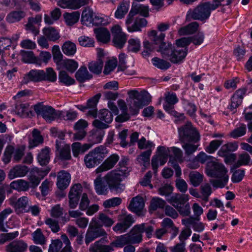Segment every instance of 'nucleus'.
<instances>
[{"label": "nucleus", "mask_w": 252, "mask_h": 252, "mask_svg": "<svg viewBox=\"0 0 252 252\" xmlns=\"http://www.w3.org/2000/svg\"><path fill=\"white\" fill-rule=\"evenodd\" d=\"M62 142L56 140V154L59 158L62 160H69L71 158L70 149L68 145L65 144L61 146Z\"/></svg>", "instance_id": "412c9836"}, {"label": "nucleus", "mask_w": 252, "mask_h": 252, "mask_svg": "<svg viewBox=\"0 0 252 252\" xmlns=\"http://www.w3.org/2000/svg\"><path fill=\"white\" fill-rule=\"evenodd\" d=\"M118 104L120 109L124 113L123 115L118 116L116 118V121L118 122H124L126 121L129 119V116L126 113L127 110V106L125 101L123 99H119L118 101Z\"/></svg>", "instance_id": "a19ab883"}, {"label": "nucleus", "mask_w": 252, "mask_h": 252, "mask_svg": "<svg viewBox=\"0 0 252 252\" xmlns=\"http://www.w3.org/2000/svg\"><path fill=\"white\" fill-rule=\"evenodd\" d=\"M9 204L15 209L16 211H23L26 212L27 206L29 205V199L25 196H22L18 199L14 196L9 199Z\"/></svg>", "instance_id": "f3484780"}, {"label": "nucleus", "mask_w": 252, "mask_h": 252, "mask_svg": "<svg viewBox=\"0 0 252 252\" xmlns=\"http://www.w3.org/2000/svg\"><path fill=\"white\" fill-rule=\"evenodd\" d=\"M94 16L93 10L89 7H86L82 13L81 21L83 24L92 23L94 21Z\"/></svg>", "instance_id": "5fc2aeb1"}, {"label": "nucleus", "mask_w": 252, "mask_h": 252, "mask_svg": "<svg viewBox=\"0 0 252 252\" xmlns=\"http://www.w3.org/2000/svg\"><path fill=\"white\" fill-rule=\"evenodd\" d=\"M59 79L60 82L66 86H69L75 83L74 79L70 77L64 70H62L59 74Z\"/></svg>", "instance_id": "680f3d73"}, {"label": "nucleus", "mask_w": 252, "mask_h": 252, "mask_svg": "<svg viewBox=\"0 0 252 252\" xmlns=\"http://www.w3.org/2000/svg\"><path fill=\"white\" fill-rule=\"evenodd\" d=\"M154 228L153 226L147 223H143L134 225L129 233H126L130 244H135L141 243L142 241V234L146 233V236L150 238L152 235Z\"/></svg>", "instance_id": "20e7f679"}, {"label": "nucleus", "mask_w": 252, "mask_h": 252, "mask_svg": "<svg viewBox=\"0 0 252 252\" xmlns=\"http://www.w3.org/2000/svg\"><path fill=\"white\" fill-rule=\"evenodd\" d=\"M12 212V210L10 208H6L0 212V231L2 232L7 231V230L4 227V221Z\"/></svg>", "instance_id": "69168bd1"}, {"label": "nucleus", "mask_w": 252, "mask_h": 252, "mask_svg": "<svg viewBox=\"0 0 252 252\" xmlns=\"http://www.w3.org/2000/svg\"><path fill=\"white\" fill-rule=\"evenodd\" d=\"M108 154L106 148L102 145L90 151L84 157V163L89 168L94 167L100 163Z\"/></svg>", "instance_id": "423d86ee"}, {"label": "nucleus", "mask_w": 252, "mask_h": 252, "mask_svg": "<svg viewBox=\"0 0 252 252\" xmlns=\"http://www.w3.org/2000/svg\"><path fill=\"white\" fill-rule=\"evenodd\" d=\"M127 94L129 96V109L132 115L137 114L140 108L151 101L150 95L146 91L139 92L137 90H130Z\"/></svg>", "instance_id": "7ed1b4c3"}, {"label": "nucleus", "mask_w": 252, "mask_h": 252, "mask_svg": "<svg viewBox=\"0 0 252 252\" xmlns=\"http://www.w3.org/2000/svg\"><path fill=\"white\" fill-rule=\"evenodd\" d=\"M246 90L241 89L238 90L231 97V104L229 108L233 111L236 109L242 103L244 96L246 94Z\"/></svg>", "instance_id": "5701e85b"}, {"label": "nucleus", "mask_w": 252, "mask_h": 252, "mask_svg": "<svg viewBox=\"0 0 252 252\" xmlns=\"http://www.w3.org/2000/svg\"><path fill=\"white\" fill-rule=\"evenodd\" d=\"M128 161V158H122L119 162V169L112 170L104 176V179L108 184L111 191L120 193L125 189V185L121 182L128 172V168L126 167Z\"/></svg>", "instance_id": "f257e3e1"}, {"label": "nucleus", "mask_w": 252, "mask_h": 252, "mask_svg": "<svg viewBox=\"0 0 252 252\" xmlns=\"http://www.w3.org/2000/svg\"><path fill=\"white\" fill-rule=\"evenodd\" d=\"M98 219L102 225L107 227H111L115 222L113 219L104 213H99Z\"/></svg>", "instance_id": "774afa93"}, {"label": "nucleus", "mask_w": 252, "mask_h": 252, "mask_svg": "<svg viewBox=\"0 0 252 252\" xmlns=\"http://www.w3.org/2000/svg\"><path fill=\"white\" fill-rule=\"evenodd\" d=\"M75 77L78 81L83 82L86 80H89L92 77L85 66H81L75 73Z\"/></svg>", "instance_id": "49530a36"}, {"label": "nucleus", "mask_w": 252, "mask_h": 252, "mask_svg": "<svg viewBox=\"0 0 252 252\" xmlns=\"http://www.w3.org/2000/svg\"><path fill=\"white\" fill-rule=\"evenodd\" d=\"M200 191L201 193V199L207 202L209 200V197L212 193V188L208 183L204 184L200 186Z\"/></svg>", "instance_id": "e2e57ef3"}, {"label": "nucleus", "mask_w": 252, "mask_h": 252, "mask_svg": "<svg viewBox=\"0 0 252 252\" xmlns=\"http://www.w3.org/2000/svg\"><path fill=\"white\" fill-rule=\"evenodd\" d=\"M25 149L24 145H18L16 148L10 145L7 146L3 153L2 161L5 164L8 163L13 155V160L15 162H19L24 155Z\"/></svg>", "instance_id": "0eeeda50"}, {"label": "nucleus", "mask_w": 252, "mask_h": 252, "mask_svg": "<svg viewBox=\"0 0 252 252\" xmlns=\"http://www.w3.org/2000/svg\"><path fill=\"white\" fill-rule=\"evenodd\" d=\"M104 136V132L100 130H92L89 136V141L93 144L100 143Z\"/></svg>", "instance_id": "09e8293b"}, {"label": "nucleus", "mask_w": 252, "mask_h": 252, "mask_svg": "<svg viewBox=\"0 0 252 252\" xmlns=\"http://www.w3.org/2000/svg\"><path fill=\"white\" fill-rule=\"evenodd\" d=\"M147 20L144 18L137 17L132 26L128 27L129 32L140 31L141 28L146 26Z\"/></svg>", "instance_id": "c03bdc74"}, {"label": "nucleus", "mask_w": 252, "mask_h": 252, "mask_svg": "<svg viewBox=\"0 0 252 252\" xmlns=\"http://www.w3.org/2000/svg\"><path fill=\"white\" fill-rule=\"evenodd\" d=\"M111 31L114 46L120 49L122 48L126 42V35L122 32L121 27L118 25L112 27Z\"/></svg>", "instance_id": "f8f14e48"}, {"label": "nucleus", "mask_w": 252, "mask_h": 252, "mask_svg": "<svg viewBox=\"0 0 252 252\" xmlns=\"http://www.w3.org/2000/svg\"><path fill=\"white\" fill-rule=\"evenodd\" d=\"M179 135L182 141L196 143L200 140L199 132L190 123H188L185 126L179 128Z\"/></svg>", "instance_id": "6e6552de"}, {"label": "nucleus", "mask_w": 252, "mask_h": 252, "mask_svg": "<svg viewBox=\"0 0 252 252\" xmlns=\"http://www.w3.org/2000/svg\"><path fill=\"white\" fill-rule=\"evenodd\" d=\"M119 220L122 223L127 229L134 222L135 220L132 216L130 214H124L119 215Z\"/></svg>", "instance_id": "052dcab7"}, {"label": "nucleus", "mask_w": 252, "mask_h": 252, "mask_svg": "<svg viewBox=\"0 0 252 252\" xmlns=\"http://www.w3.org/2000/svg\"><path fill=\"white\" fill-rule=\"evenodd\" d=\"M103 65V62L99 59L96 61H94L90 63L89 64L88 68L91 72L98 74L101 73Z\"/></svg>", "instance_id": "13d9d810"}, {"label": "nucleus", "mask_w": 252, "mask_h": 252, "mask_svg": "<svg viewBox=\"0 0 252 252\" xmlns=\"http://www.w3.org/2000/svg\"><path fill=\"white\" fill-rule=\"evenodd\" d=\"M44 75V70L32 69L24 75L22 83L27 84L31 81L38 82L43 81Z\"/></svg>", "instance_id": "dca6fc26"}, {"label": "nucleus", "mask_w": 252, "mask_h": 252, "mask_svg": "<svg viewBox=\"0 0 252 252\" xmlns=\"http://www.w3.org/2000/svg\"><path fill=\"white\" fill-rule=\"evenodd\" d=\"M165 102L163 104L164 110L170 114L173 112V94L167 92L165 94Z\"/></svg>", "instance_id": "a18cd8bd"}, {"label": "nucleus", "mask_w": 252, "mask_h": 252, "mask_svg": "<svg viewBox=\"0 0 252 252\" xmlns=\"http://www.w3.org/2000/svg\"><path fill=\"white\" fill-rule=\"evenodd\" d=\"M43 142L44 138L41 134L40 131L34 128L32 131V137L29 139L28 148L32 149L42 144Z\"/></svg>", "instance_id": "bb28decb"}, {"label": "nucleus", "mask_w": 252, "mask_h": 252, "mask_svg": "<svg viewBox=\"0 0 252 252\" xmlns=\"http://www.w3.org/2000/svg\"><path fill=\"white\" fill-rule=\"evenodd\" d=\"M32 236L34 243L41 245L46 243V239L40 229H37L36 231L32 233Z\"/></svg>", "instance_id": "bf43d9fd"}, {"label": "nucleus", "mask_w": 252, "mask_h": 252, "mask_svg": "<svg viewBox=\"0 0 252 252\" xmlns=\"http://www.w3.org/2000/svg\"><path fill=\"white\" fill-rule=\"evenodd\" d=\"M34 110L37 116H41L47 122H51L59 117V111L49 105H44L40 102L34 106Z\"/></svg>", "instance_id": "1a4fd4ad"}, {"label": "nucleus", "mask_w": 252, "mask_h": 252, "mask_svg": "<svg viewBox=\"0 0 252 252\" xmlns=\"http://www.w3.org/2000/svg\"><path fill=\"white\" fill-rule=\"evenodd\" d=\"M144 204L143 197L137 195L131 199L128 208L131 212L137 213L142 210L144 207Z\"/></svg>", "instance_id": "b1692460"}, {"label": "nucleus", "mask_w": 252, "mask_h": 252, "mask_svg": "<svg viewBox=\"0 0 252 252\" xmlns=\"http://www.w3.org/2000/svg\"><path fill=\"white\" fill-rule=\"evenodd\" d=\"M15 111L17 115L21 117L26 118L32 115V111L30 110L26 104H20L15 107Z\"/></svg>", "instance_id": "79ce46f5"}, {"label": "nucleus", "mask_w": 252, "mask_h": 252, "mask_svg": "<svg viewBox=\"0 0 252 252\" xmlns=\"http://www.w3.org/2000/svg\"><path fill=\"white\" fill-rule=\"evenodd\" d=\"M62 50L66 55L72 56L76 52V46L75 43L67 41L63 43L62 46Z\"/></svg>", "instance_id": "8fccbe9b"}, {"label": "nucleus", "mask_w": 252, "mask_h": 252, "mask_svg": "<svg viewBox=\"0 0 252 252\" xmlns=\"http://www.w3.org/2000/svg\"><path fill=\"white\" fill-rule=\"evenodd\" d=\"M119 160V156L116 154H112L96 169L97 173L108 171L113 168Z\"/></svg>", "instance_id": "aec40b11"}, {"label": "nucleus", "mask_w": 252, "mask_h": 252, "mask_svg": "<svg viewBox=\"0 0 252 252\" xmlns=\"http://www.w3.org/2000/svg\"><path fill=\"white\" fill-rule=\"evenodd\" d=\"M129 244H130V242L127 235L126 234L117 237L115 240L110 243V246L112 247L113 251L114 247L122 248Z\"/></svg>", "instance_id": "58836bf2"}, {"label": "nucleus", "mask_w": 252, "mask_h": 252, "mask_svg": "<svg viewBox=\"0 0 252 252\" xmlns=\"http://www.w3.org/2000/svg\"><path fill=\"white\" fill-rule=\"evenodd\" d=\"M129 4L126 2H122L118 5L115 13V16L117 19L123 18L129 9Z\"/></svg>", "instance_id": "de8ad7c7"}, {"label": "nucleus", "mask_w": 252, "mask_h": 252, "mask_svg": "<svg viewBox=\"0 0 252 252\" xmlns=\"http://www.w3.org/2000/svg\"><path fill=\"white\" fill-rule=\"evenodd\" d=\"M104 239H101L100 240L96 241L89 248V252H111L113 251L112 247L109 245H102L100 243L101 241H104Z\"/></svg>", "instance_id": "c756f323"}, {"label": "nucleus", "mask_w": 252, "mask_h": 252, "mask_svg": "<svg viewBox=\"0 0 252 252\" xmlns=\"http://www.w3.org/2000/svg\"><path fill=\"white\" fill-rule=\"evenodd\" d=\"M91 0H59L58 5L63 8L78 9L89 3Z\"/></svg>", "instance_id": "2eb2a0df"}, {"label": "nucleus", "mask_w": 252, "mask_h": 252, "mask_svg": "<svg viewBox=\"0 0 252 252\" xmlns=\"http://www.w3.org/2000/svg\"><path fill=\"white\" fill-rule=\"evenodd\" d=\"M10 186L11 188L18 191H27L30 187L29 182L22 179H19L12 182L10 183Z\"/></svg>", "instance_id": "72a5a7b5"}, {"label": "nucleus", "mask_w": 252, "mask_h": 252, "mask_svg": "<svg viewBox=\"0 0 252 252\" xmlns=\"http://www.w3.org/2000/svg\"><path fill=\"white\" fill-rule=\"evenodd\" d=\"M63 18L67 26H71L76 23L80 17L79 11H74L71 13L65 12L63 15Z\"/></svg>", "instance_id": "e433bc0d"}, {"label": "nucleus", "mask_w": 252, "mask_h": 252, "mask_svg": "<svg viewBox=\"0 0 252 252\" xmlns=\"http://www.w3.org/2000/svg\"><path fill=\"white\" fill-rule=\"evenodd\" d=\"M88 122L83 119L77 121L74 125V129L76 132L73 134V139L76 140H81L86 135L85 129L88 126Z\"/></svg>", "instance_id": "6ab92c4d"}, {"label": "nucleus", "mask_w": 252, "mask_h": 252, "mask_svg": "<svg viewBox=\"0 0 252 252\" xmlns=\"http://www.w3.org/2000/svg\"><path fill=\"white\" fill-rule=\"evenodd\" d=\"M28 172L29 168L27 166L23 165H17L10 169L8 177L12 180L17 177L25 176Z\"/></svg>", "instance_id": "a878e982"}, {"label": "nucleus", "mask_w": 252, "mask_h": 252, "mask_svg": "<svg viewBox=\"0 0 252 252\" xmlns=\"http://www.w3.org/2000/svg\"><path fill=\"white\" fill-rule=\"evenodd\" d=\"M71 179L70 175L65 171L59 172L57 177V185L60 189H65L69 185Z\"/></svg>", "instance_id": "393cba45"}, {"label": "nucleus", "mask_w": 252, "mask_h": 252, "mask_svg": "<svg viewBox=\"0 0 252 252\" xmlns=\"http://www.w3.org/2000/svg\"><path fill=\"white\" fill-rule=\"evenodd\" d=\"M198 24L196 22H192L187 26L180 28L178 33L180 35L191 34L197 31Z\"/></svg>", "instance_id": "ea45409f"}, {"label": "nucleus", "mask_w": 252, "mask_h": 252, "mask_svg": "<svg viewBox=\"0 0 252 252\" xmlns=\"http://www.w3.org/2000/svg\"><path fill=\"white\" fill-rule=\"evenodd\" d=\"M42 32L50 41L56 42L61 37L59 31L53 27L44 28Z\"/></svg>", "instance_id": "c85d7f7f"}, {"label": "nucleus", "mask_w": 252, "mask_h": 252, "mask_svg": "<svg viewBox=\"0 0 252 252\" xmlns=\"http://www.w3.org/2000/svg\"><path fill=\"white\" fill-rule=\"evenodd\" d=\"M101 94H97L87 101V106L89 111L87 112L88 116L94 118L97 117V104L100 98Z\"/></svg>", "instance_id": "4be33fe9"}, {"label": "nucleus", "mask_w": 252, "mask_h": 252, "mask_svg": "<svg viewBox=\"0 0 252 252\" xmlns=\"http://www.w3.org/2000/svg\"><path fill=\"white\" fill-rule=\"evenodd\" d=\"M52 54L53 56V60L57 65V68L64 60L63 59V55L61 53L58 45H54L53 47Z\"/></svg>", "instance_id": "4d7b16f0"}, {"label": "nucleus", "mask_w": 252, "mask_h": 252, "mask_svg": "<svg viewBox=\"0 0 252 252\" xmlns=\"http://www.w3.org/2000/svg\"><path fill=\"white\" fill-rule=\"evenodd\" d=\"M94 32L96 35L97 40L103 43H106L110 40V33L109 31L105 28H100L94 29Z\"/></svg>", "instance_id": "7c9ffc66"}, {"label": "nucleus", "mask_w": 252, "mask_h": 252, "mask_svg": "<svg viewBox=\"0 0 252 252\" xmlns=\"http://www.w3.org/2000/svg\"><path fill=\"white\" fill-rule=\"evenodd\" d=\"M158 45L159 48L157 51L160 53L163 58L168 59L173 62V48L171 42L161 41Z\"/></svg>", "instance_id": "a211bd4d"}, {"label": "nucleus", "mask_w": 252, "mask_h": 252, "mask_svg": "<svg viewBox=\"0 0 252 252\" xmlns=\"http://www.w3.org/2000/svg\"><path fill=\"white\" fill-rule=\"evenodd\" d=\"M97 116L98 119L94 120L93 125L100 129L107 128L109 127L108 124L111 123L113 119L112 113L106 109L100 110Z\"/></svg>", "instance_id": "9b49d317"}, {"label": "nucleus", "mask_w": 252, "mask_h": 252, "mask_svg": "<svg viewBox=\"0 0 252 252\" xmlns=\"http://www.w3.org/2000/svg\"><path fill=\"white\" fill-rule=\"evenodd\" d=\"M169 156L170 151L168 148L164 146H160L158 148L157 154L153 157L152 159V166L155 174L158 171V162L160 165H164L167 161Z\"/></svg>", "instance_id": "9d476101"}, {"label": "nucleus", "mask_w": 252, "mask_h": 252, "mask_svg": "<svg viewBox=\"0 0 252 252\" xmlns=\"http://www.w3.org/2000/svg\"><path fill=\"white\" fill-rule=\"evenodd\" d=\"M152 150H146L142 152L137 158V162L141 165L146 167L150 164V158L151 155Z\"/></svg>", "instance_id": "37998d69"}, {"label": "nucleus", "mask_w": 252, "mask_h": 252, "mask_svg": "<svg viewBox=\"0 0 252 252\" xmlns=\"http://www.w3.org/2000/svg\"><path fill=\"white\" fill-rule=\"evenodd\" d=\"M131 8L137 14L140 13L144 17H147L148 16L149 8L148 6L140 4H134V3H133Z\"/></svg>", "instance_id": "338daca9"}, {"label": "nucleus", "mask_w": 252, "mask_h": 252, "mask_svg": "<svg viewBox=\"0 0 252 252\" xmlns=\"http://www.w3.org/2000/svg\"><path fill=\"white\" fill-rule=\"evenodd\" d=\"M50 149L46 147L42 149L37 156V160L41 165H47L50 159Z\"/></svg>", "instance_id": "f704fd0d"}, {"label": "nucleus", "mask_w": 252, "mask_h": 252, "mask_svg": "<svg viewBox=\"0 0 252 252\" xmlns=\"http://www.w3.org/2000/svg\"><path fill=\"white\" fill-rule=\"evenodd\" d=\"M203 175L196 171H192L189 174V181L193 186L198 187L203 181Z\"/></svg>", "instance_id": "864d4df0"}, {"label": "nucleus", "mask_w": 252, "mask_h": 252, "mask_svg": "<svg viewBox=\"0 0 252 252\" xmlns=\"http://www.w3.org/2000/svg\"><path fill=\"white\" fill-rule=\"evenodd\" d=\"M25 16V12L23 11H12L7 14L6 20L9 23H14L20 21Z\"/></svg>", "instance_id": "c9c22d12"}, {"label": "nucleus", "mask_w": 252, "mask_h": 252, "mask_svg": "<svg viewBox=\"0 0 252 252\" xmlns=\"http://www.w3.org/2000/svg\"><path fill=\"white\" fill-rule=\"evenodd\" d=\"M238 146L237 143H228L223 145L218 151L220 156H225L228 152H233L238 149Z\"/></svg>", "instance_id": "603ef678"}, {"label": "nucleus", "mask_w": 252, "mask_h": 252, "mask_svg": "<svg viewBox=\"0 0 252 252\" xmlns=\"http://www.w3.org/2000/svg\"><path fill=\"white\" fill-rule=\"evenodd\" d=\"M94 189L98 195H106L109 189L108 185H105L102 181L100 176H98L94 181ZM107 184H108L107 183Z\"/></svg>", "instance_id": "2f4dec72"}, {"label": "nucleus", "mask_w": 252, "mask_h": 252, "mask_svg": "<svg viewBox=\"0 0 252 252\" xmlns=\"http://www.w3.org/2000/svg\"><path fill=\"white\" fill-rule=\"evenodd\" d=\"M188 50L174 49V64H180L183 62L188 54Z\"/></svg>", "instance_id": "6e6d98bb"}, {"label": "nucleus", "mask_w": 252, "mask_h": 252, "mask_svg": "<svg viewBox=\"0 0 252 252\" xmlns=\"http://www.w3.org/2000/svg\"><path fill=\"white\" fill-rule=\"evenodd\" d=\"M186 200L181 195L177 194L174 196V208H175L183 217L189 216L190 214V208Z\"/></svg>", "instance_id": "4468645a"}, {"label": "nucleus", "mask_w": 252, "mask_h": 252, "mask_svg": "<svg viewBox=\"0 0 252 252\" xmlns=\"http://www.w3.org/2000/svg\"><path fill=\"white\" fill-rule=\"evenodd\" d=\"M217 8V5H213L207 2L200 4L194 9H189L187 14L186 19L188 21L191 20H204L209 18L211 10Z\"/></svg>", "instance_id": "39448f33"}, {"label": "nucleus", "mask_w": 252, "mask_h": 252, "mask_svg": "<svg viewBox=\"0 0 252 252\" xmlns=\"http://www.w3.org/2000/svg\"><path fill=\"white\" fill-rule=\"evenodd\" d=\"M63 242L60 239L52 240L49 245L48 252H67V248H63Z\"/></svg>", "instance_id": "4c0bfd02"}, {"label": "nucleus", "mask_w": 252, "mask_h": 252, "mask_svg": "<svg viewBox=\"0 0 252 252\" xmlns=\"http://www.w3.org/2000/svg\"><path fill=\"white\" fill-rule=\"evenodd\" d=\"M206 173L208 176L215 178L210 181L214 187L222 188L227 185L229 179L228 170L222 163L215 161L208 162Z\"/></svg>", "instance_id": "f03ea898"}, {"label": "nucleus", "mask_w": 252, "mask_h": 252, "mask_svg": "<svg viewBox=\"0 0 252 252\" xmlns=\"http://www.w3.org/2000/svg\"><path fill=\"white\" fill-rule=\"evenodd\" d=\"M165 205V201L163 199L158 197H153L151 201L149 206V210L150 211H155L158 209L163 208Z\"/></svg>", "instance_id": "3c124183"}, {"label": "nucleus", "mask_w": 252, "mask_h": 252, "mask_svg": "<svg viewBox=\"0 0 252 252\" xmlns=\"http://www.w3.org/2000/svg\"><path fill=\"white\" fill-rule=\"evenodd\" d=\"M22 60L26 63H38V59L34 56L32 51H22Z\"/></svg>", "instance_id": "0e129e2a"}, {"label": "nucleus", "mask_w": 252, "mask_h": 252, "mask_svg": "<svg viewBox=\"0 0 252 252\" xmlns=\"http://www.w3.org/2000/svg\"><path fill=\"white\" fill-rule=\"evenodd\" d=\"M78 67L77 62L71 59H64L61 65L57 68L58 70L65 69L70 73H73Z\"/></svg>", "instance_id": "473e14b6"}, {"label": "nucleus", "mask_w": 252, "mask_h": 252, "mask_svg": "<svg viewBox=\"0 0 252 252\" xmlns=\"http://www.w3.org/2000/svg\"><path fill=\"white\" fill-rule=\"evenodd\" d=\"M106 234L103 229L98 227L97 222H95L94 225L92 222L89 225L85 235V243L86 245H88L95 239L104 236Z\"/></svg>", "instance_id": "ddd939ff"}, {"label": "nucleus", "mask_w": 252, "mask_h": 252, "mask_svg": "<svg viewBox=\"0 0 252 252\" xmlns=\"http://www.w3.org/2000/svg\"><path fill=\"white\" fill-rule=\"evenodd\" d=\"M27 248V245L22 240L13 241L6 247L7 252H24Z\"/></svg>", "instance_id": "cd10ccee"}]
</instances>
